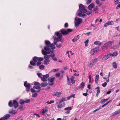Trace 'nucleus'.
<instances>
[{
	"label": "nucleus",
	"mask_w": 120,
	"mask_h": 120,
	"mask_svg": "<svg viewBox=\"0 0 120 120\" xmlns=\"http://www.w3.org/2000/svg\"><path fill=\"white\" fill-rule=\"evenodd\" d=\"M72 30L70 29H68L66 30L65 29H63L60 30L61 33L58 32H55V35L57 36L56 38H54V43L56 44V46L57 47L60 48L61 47V44L60 43H57L60 42L63 43L64 41V39L62 38V34L65 35L68 34L70 32H71Z\"/></svg>",
	"instance_id": "obj_1"
},
{
	"label": "nucleus",
	"mask_w": 120,
	"mask_h": 120,
	"mask_svg": "<svg viewBox=\"0 0 120 120\" xmlns=\"http://www.w3.org/2000/svg\"><path fill=\"white\" fill-rule=\"evenodd\" d=\"M45 44L47 45L45 47L44 49L42 50L41 52L42 54L44 55L47 54H50V56L51 57L52 56V49L51 45L50 46L51 49H50L49 46L50 45L51 43L48 40H45Z\"/></svg>",
	"instance_id": "obj_2"
},
{
	"label": "nucleus",
	"mask_w": 120,
	"mask_h": 120,
	"mask_svg": "<svg viewBox=\"0 0 120 120\" xmlns=\"http://www.w3.org/2000/svg\"><path fill=\"white\" fill-rule=\"evenodd\" d=\"M78 12L77 14V15L79 17H82L85 15V14L86 12V14L89 15L92 13L91 11H87L85 8L84 5L82 4H80L79 5V9L78 11Z\"/></svg>",
	"instance_id": "obj_3"
},
{
	"label": "nucleus",
	"mask_w": 120,
	"mask_h": 120,
	"mask_svg": "<svg viewBox=\"0 0 120 120\" xmlns=\"http://www.w3.org/2000/svg\"><path fill=\"white\" fill-rule=\"evenodd\" d=\"M114 42L113 41H108L106 43L103 45L101 47L103 51L108 49L110 46L112 45Z\"/></svg>",
	"instance_id": "obj_4"
},
{
	"label": "nucleus",
	"mask_w": 120,
	"mask_h": 120,
	"mask_svg": "<svg viewBox=\"0 0 120 120\" xmlns=\"http://www.w3.org/2000/svg\"><path fill=\"white\" fill-rule=\"evenodd\" d=\"M98 61V59L97 58L92 59L90 62L88 66L90 67H92L95 64L96 62Z\"/></svg>",
	"instance_id": "obj_5"
},
{
	"label": "nucleus",
	"mask_w": 120,
	"mask_h": 120,
	"mask_svg": "<svg viewBox=\"0 0 120 120\" xmlns=\"http://www.w3.org/2000/svg\"><path fill=\"white\" fill-rule=\"evenodd\" d=\"M75 26H78L82 22V19L80 18L76 17L75 19Z\"/></svg>",
	"instance_id": "obj_6"
},
{
	"label": "nucleus",
	"mask_w": 120,
	"mask_h": 120,
	"mask_svg": "<svg viewBox=\"0 0 120 120\" xmlns=\"http://www.w3.org/2000/svg\"><path fill=\"white\" fill-rule=\"evenodd\" d=\"M33 88L36 90H35L32 88H31L30 89V90L31 92L32 93L39 92L40 90L41 87L39 86H34Z\"/></svg>",
	"instance_id": "obj_7"
},
{
	"label": "nucleus",
	"mask_w": 120,
	"mask_h": 120,
	"mask_svg": "<svg viewBox=\"0 0 120 120\" xmlns=\"http://www.w3.org/2000/svg\"><path fill=\"white\" fill-rule=\"evenodd\" d=\"M47 55L46 54L45 55V56L44 57V59H45L44 61V64L46 65L48 64L49 61V56Z\"/></svg>",
	"instance_id": "obj_8"
},
{
	"label": "nucleus",
	"mask_w": 120,
	"mask_h": 120,
	"mask_svg": "<svg viewBox=\"0 0 120 120\" xmlns=\"http://www.w3.org/2000/svg\"><path fill=\"white\" fill-rule=\"evenodd\" d=\"M24 86L26 88V90L27 92L29 91V89L30 87V83H27V82H25L24 84Z\"/></svg>",
	"instance_id": "obj_9"
},
{
	"label": "nucleus",
	"mask_w": 120,
	"mask_h": 120,
	"mask_svg": "<svg viewBox=\"0 0 120 120\" xmlns=\"http://www.w3.org/2000/svg\"><path fill=\"white\" fill-rule=\"evenodd\" d=\"M98 49L97 48H95L92 49L90 52L91 55L92 56L95 55L98 52Z\"/></svg>",
	"instance_id": "obj_10"
},
{
	"label": "nucleus",
	"mask_w": 120,
	"mask_h": 120,
	"mask_svg": "<svg viewBox=\"0 0 120 120\" xmlns=\"http://www.w3.org/2000/svg\"><path fill=\"white\" fill-rule=\"evenodd\" d=\"M49 75L47 74L43 75L41 77V80L43 82H46L47 81V79L49 77Z\"/></svg>",
	"instance_id": "obj_11"
},
{
	"label": "nucleus",
	"mask_w": 120,
	"mask_h": 120,
	"mask_svg": "<svg viewBox=\"0 0 120 120\" xmlns=\"http://www.w3.org/2000/svg\"><path fill=\"white\" fill-rule=\"evenodd\" d=\"M72 109L71 107H66L64 109L65 112L67 114H69L70 112V110Z\"/></svg>",
	"instance_id": "obj_12"
},
{
	"label": "nucleus",
	"mask_w": 120,
	"mask_h": 120,
	"mask_svg": "<svg viewBox=\"0 0 120 120\" xmlns=\"http://www.w3.org/2000/svg\"><path fill=\"white\" fill-rule=\"evenodd\" d=\"M10 116V114H7L4 117H3L0 119V120H6L7 119L9 118Z\"/></svg>",
	"instance_id": "obj_13"
},
{
	"label": "nucleus",
	"mask_w": 120,
	"mask_h": 120,
	"mask_svg": "<svg viewBox=\"0 0 120 120\" xmlns=\"http://www.w3.org/2000/svg\"><path fill=\"white\" fill-rule=\"evenodd\" d=\"M65 105L64 103L59 102V104L57 106L58 109H60L64 107Z\"/></svg>",
	"instance_id": "obj_14"
},
{
	"label": "nucleus",
	"mask_w": 120,
	"mask_h": 120,
	"mask_svg": "<svg viewBox=\"0 0 120 120\" xmlns=\"http://www.w3.org/2000/svg\"><path fill=\"white\" fill-rule=\"evenodd\" d=\"M47 109L48 108L47 107H45L42 109L40 113H42L43 115H44L45 113L46 112Z\"/></svg>",
	"instance_id": "obj_15"
},
{
	"label": "nucleus",
	"mask_w": 120,
	"mask_h": 120,
	"mask_svg": "<svg viewBox=\"0 0 120 120\" xmlns=\"http://www.w3.org/2000/svg\"><path fill=\"white\" fill-rule=\"evenodd\" d=\"M110 57V56L109 54L106 55L104 56L102 58V60H106L108 59Z\"/></svg>",
	"instance_id": "obj_16"
},
{
	"label": "nucleus",
	"mask_w": 120,
	"mask_h": 120,
	"mask_svg": "<svg viewBox=\"0 0 120 120\" xmlns=\"http://www.w3.org/2000/svg\"><path fill=\"white\" fill-rule=\"evenodd\" d=\"M109 54L110 57L115 56H117L118 55V53L116 52H114L113 53H110Z\"/></svg>",
	"instance_id": "obj_17"
},
{
	"label": "nucleus",
	"mask_w": 120,
	"mask_h": 120,
	"mask_svg": "<svg viewBox=\"0 0 120 120\" xmlns=\"http://www.w3.org/2000/svg\"><path fill=\"white\" fill-rule=\"evenodd\" d=\"M62 94L61 92H55L53 94V96H56L57 97H59L60 95Z\"/></svg>",
	"instance_id": "obj_18"
},
{
	"label": "nucleus",
	"mask_w": 120,
	"mask_h": 120,
	"mask_svg": "<svg viewBox=\"0 0 120 120\" xmlns=\"http://www.w3.org/2000/svg\"><path fill=\"white\" fill-rule=\"evenodd\" d=\"M94 6V3H92L88 6V9L90 10H91Z\"/></svg>",
	"instance_id": "obj_19"
},
{
	"label": "nucleus",
	"mask_w": 120,
	"mask_h": 120,
	"mask_svg": "<svg viewBox=\"0 0 120 120\" xmlns=\"http://www.w3.org/2000/svg\"><path fill=\"white\" fill-rule=\"evenodd\" d=\"M49 84L50 85H52V78H49L48 79Z\"/></svg>",
	"instance_id": "obj_20"
},
{
	"label": "nucleus",
	"mask_w": 120,
	"mask_h": 120,
	"mask_svg": "<svg viewBox=\"0 0 120 120\" xmlns=\"http://www.w3.org/2000/svg\"><path fill=\"white\" fill-rule=\"evenodd\" d=\"M79 38L78 37V35H77L72 40V41L73 42H74L78 40Z\"/></svg>",
	"instance_id": "obj_21"
},
{
	"label": "nucleus",
	"mask_w": 120,
	"mask_h": 120,
	"mask_svg": "<svg viewBox=\"0 0 120 120\" xmlns=\"http://www.w3.org/2000/svg\"><path fill=\"white\" fill-rule=\"evenodd\" d=\"M13 103L14 106L15 108H16L18 106V103L15 100L14 101Z\"/></svg>",
	"instance_id": "obj_22"
},
{
	"label": "nucleus",
	"mask_w": 120,
	"mask_h": 120,
	"mask_svg": "<svg viewBox=\"0 0 120 120\" xmlns=\"http://www.w3.org/2000/svg\"><path fill=\"white\" fill-rule=\"evenodd\" d=\"M17 112V110H10L9 111V112L10 113L14 114L16 113Z\"/></svg>",
	"instance_id": "obj_23"
},
{
	"label": "nucleus",
	"mask_w": 120,
	"mask_h": 120,
	"mask_svg": "<svg viewBox=\"0 0 120 120\" xmlns=\"http://www.w3.org/2000/svg\"><path fill=\"white\" fill-rule=\"evenodd\" d=\"M66 100H67L65 98L62 97L61 99L59 101V102L62 103V102Z\"/></svg>",
	"instance_id": "obj_24"
},
{
	"label": "nucleus",
	"mask_w": 120,
	"mask_h": 120,
	"mask_svg": "<svg viewBox=\"0 0 120 120\" xmlns=\"http://www.w3.org/2000/svg\"><path fill=\"white\" fill-rule=\"evenodd\" d=\"M94 44L96 45L100 46L101 44V43L99 41H96L94 43Z\"/></svg>",
	"instance_id": "obj_25"
},
{
	"label": "nucleus",
	"mask_w": 120,
	"mask_h": 120,
	"mask_svg": "<svg viewBox=\"0 0 120 120\" xmlns=\"http://www.w3.org/2000/svg\"><path fill=\"white\" fill-rule=\"evenodd\" d=\"M48 85V83L46 82L42 83L41 84V87H45L46 86Z\"/></svg>",
	"instance_id": "obj_26"
},
{
	"label": "nucleus",
	"mask_w": 120,
	"mask_h": 120,
	"mask_svg": "<svg viewBox=\"0 0 120 120\" xmlns=\"http://www.w3.org/2000/svg\"><path fill=\"white\" fill-rule=\"evenodd\" d=\"M85 86V84L84 82H82L80 84V86L81 88V90H82L83 88Z\"/></svg>",
	"instance_id": "obj_27"
},
{
	"label": "nucleus",
	"mask_w": 120,
	"mask_h": 120,
	"mask_svg": "<svg viewBox=\"0 0 120 120\" xmlns=\"http://www.w3.org/2000/svg\"><path fill=\"white\" fill-rule=\"evenodd\" d=\"M95 2L97 4H99V6H101L102 5V3L100 2V0H96Z\"/></svg>",
	"instance_id": "obj_28"
},
{
	"label": "nucleus",
	"mask_w": 120,
	"mask_h": 120,
	"mask_svg": "<svg viewBox=\"0 0 120 120\" xmlns=\"http://www.w3.org/2000/svg\"><path fill=\"white\" fill-rule=\"evenodd\" d=\"M107 23L108 25H112L114 24V22L112 21H109Z\"/></svg>",
	"instance_id": "obj_29"
},
{
	"label": "nucleus",
	"mask_w": 120,
	"mask_h": 120,
	"mask_svg": "<svg viewBox=\"0 0 120 120\" xmlns=\"http://www.w3.org/2000/svg\"><path fill=\"white\" fill-rule=\"evenodd\" d=\"M98 9V8L97 6H96L94 8L93 10V11H95V13H96L98 12L97 10Z\"/></svg>",
	"instance_id": "obj_30"
},
{
	"label": "nucleus",
	"mask_w": 120,
	"mask_h": 120,
	"mask_svg": "<svg viewBox=\"0 0 120 120\" xmlns=\"http://www.w3.org/2000/svg\"><path fill=\"white\" fill-rule=\"evenodd\" d=\"M19 103L21 105H23L25 102V101L22 99H20L19 101Z\"/></svg>",
	"instance_id": "obj_31"
},
{
	"label": "nucleus",
	"mask_w": 120,
	"mask_h": 120,
	"mask_svg": "<svg viewBox=\"0 0 120 120\" xmlns=\"http://www.w3.org/2000/svg\"><path fill=\"white\" fill-rule=\"evenodd\" d=\"M67 84L68 85H70L71 84V82L70 81V79L68 78V76H67Z\"/></svg>",
	"instance_id": "obj_32"
},
{
	"label": "nucleus",
	"mask_w": 120,
	"mask_h": 120,
	"mask_svg": "<svg viewBox=\"0 0 120 120\" xmlns=\"http://www.w3.org/2000/svg\"><path fill=\"white\" fill-rule=\"evenodd\" d=\"M35 63L36 62L33 61H31L30 62V64L33 66H35L36 65Z\"/></svg>",
	"instance_id": "obj_33"
},
{
	"label": "nucleus",
	"mask_w": 120,
	"mask_h": 120,
	"mask_svg": "<svg viewBox=\"0 0 120 120\" xmlns=\"http://www.w3.org/2000/svg\"><path fill=\"white\" fill-rule=\"evenodd\" d=\"M33 60L35 62H36L38 60V57H35L33 58Z\"/></svg>",
	"instance_id": "obj_34"
},
{
	"label": "nucleus",
	"mask_w": 120,
	"mask_h": 120,
	"mask_svg": "<svg viewBox=\"0 0 120 120\" xmlns=\"http://www.w3.org/2000/svg\"><path fill=\"white\" fill-rule=\"evenodd\" d=\"M112 66L113 67L115 68H117V65L116 63L115 62H113L112 63Z\"/></svg>",
	"instance_id": "obj_35"
},
{
	"label": "nucleus",
	"mask_w": 120,
	"mask_h": 120,
	"mask_svg": "<svg viewBox=\"0 0 120 120\" xmlns=\"http://www.w3.org/2000/svg\"><path fill=\"white\" fill-rule=\"evenodd\" d=\"M118 114V113H117V111H116L115 112L113 113L112 114V116H115L117 114Z\"/></svg>",
	"instance_id": "obj_36"
},
{
	"label": "nucleus",
	"mask_w": 120,
	"mask_h": 120,
	"mask_svg": "<svg viewBox=\"0 0 120 120\" xmlns=\"http://www.w3.org/2000/svg\"><path fill=\"white\" fill-rule=\"evenodd\" d=\"M9 106L10 107H12L13 106V103L12 102L10 101L8 103Z\"/></svg>",
	"instance_id": "obj_37"
},
{
	"label": "nucleus",
	"mask_w": 120,
	"mask_h": 120,
	"mask_svg": "<svg viewBox=\"0 0 120 120\" xmlns=\"http://www.w3.org/2000/svg\"><path fill=\"white\" fill-rule=\"evenodd\" d=\"M110 72H109V73L108 77V79L106 81L108 82H109V77L110 76Z\"/></svg>",
	"instance_id": "obj_38"
},
{
	"label": "nucleus",
	"mask_w": 120,
	"mask_h": 120,
	"mask_svg": "<svg viewBox=\"0 0 120 120\" xmlns=\"http://www.w3.org/2000/svg\"><path fill=\"white\" fill-rule=\"evenodd\" d=\"M37 75L38 77L40 78H41L42 77V74L40 73H37Z\"/></svg>",
	"instance_id": "obj_39"
},
{
	"label": "nucleus",
	"mask_w": 120,
	"mask_h": 120,
	"mask_svg": "<svg viewBox=\"0 0 120 120\" xmlns=\"http://www.w3.org/2000/svg\"><path fill=\"white\" fill-rule=\"evenodd\" d=\"M87 1L86 4H90L92 1V0H86Z\"/></svg>",
	"instance_id": "obj_40"
},
{
	"label": "nucleus",
	"mask_w": 120,
	"mask_h": 120,
	"mask_svg": "<svg viewBox=\"0 0 120 120\" xmlns=\"http://www.w3.org/2000/svg\"><path fill=\"white\" fill-rule=\"evenodd\" d=\"M38 94L37 93H33L32 94V96L33 97H35L37 96Z\"/></svg>",
	"instance_id": "obj_41"
},
{
	"label": "nucleus",
	"mask_w": 120,
	"mask_h": 120,
	"mask_svg": "<svg viewBox=\"0 0 120 120\" xmlns=\"http://www.w3.org/2000/svg\"><path fill=\"white\" fill-rule=\"evenodd\" d=\"M89 41V40L88 39H87L84 42L85 43V45L86 46H87Z\"/></svg>",
	"instance_id": "obj_42"
},
{
	"label": "nucleus",
	"mask_w": 120,
	"mask_h": 120,
	"mask_svg": "<svg viewBox=\"0 0 120 120\" xmlns=\"http://www.w3.org/2000/svg\"><path fill=\"white\" fill-rule=\"evenodd\" d=\"M39 67L40 69H42L44 68V66L43 65H41Z\"/></svg>",
	"instance_id": "obj_43"
},
{
	"label": "nucleus",
	"mask_w": 120,
	"mask_h": 120,
	"mask_svg": "<svg viewBox=\"0 0 120 120\" xmlns=\"http://www.w3.org/2000/svg\"><path fill=\"white\" fill-rule=\"evenodd\" d=\"M107 84V83L106 82H105L102 84V86L103 87H105L106 86Z\"/></svg>",
	"instance_id": "obj_44"
},
{
	"label": "nucleus",
	"mask_w": 120,
	"mask_h": 120,
	"mask_svg": "<svg viewBox=\"0 0 120 120\" xmlns=\"http://www.w3.org/2000/svg\"><path fill=\"white\" fill-rule=\"evenodd\" d=\"M34 84L36 86H39L40 85V83L38 82H36L34 83Z\"/></svg>",
	"instance_id": "obj_45"
},
{
	"label": "nucleus",
	"mask_w": 120,
	"mask_h": 120,
	"mask_svg": "<svg viewBox=\"0 0 120 120\" xmlns=\"http://www.w3.org/2000/svg\"><path fill=\"white\" fill-rule=\"evenodd\" d=\"M55 56V55L53 53V60L55 61H57V58L56 57H53Z\"/></svg>",
	"instance_id": "obj_46"
},
{
	"label": "nucleus",
	"mask_w": 120,
	"mask_h": 120,
	"mask_svg": "<svg viewBox=\"0 0 120 120\" xmlns=\"http://www.w3.org/2000/svg\"><path fill=\"white\" fill-rule=\"evenodd\" d=\"M30 102V101L29 99L26 100L25 101V102L26 103H29Z\"/></svg>",
	"instance_id": "obj_47"
},
{
	"label": "nucleus",
	"mask_w": 120,
	"mask_h": 120,
	"mask_svg": "<svg viewBox=\"0 0 120 120\" xmlns=\"http://www.w3.org/2000/svg\"><path fill=\"white\" fill-rule=\"evenodd\" d=\"M43 60V58L42 57H40L38 58V61H41L42 60Z\"/></svg>",
	"instance_id": "obj_48"
},
{
	"label": "nucleus",
	"mask_w": 120,
	"mask_h": 120,
	"mask_svg": "<svg viewBox=\"0 0 120 120\" xmlns=\"http://www.w3.org/2000/svg\"><path fill=\"white\" fill-rule=\"evenodd\" d=\"M91 75H89V82L91 83Z\"/></svg>",
	"instance_id": "obj_49"
},
{
	"label": "nucleus",
	"mask_w": 120,
	"mask_h": 120,
	"mask_svg": "<svg viewBox=\"0 0 120 120\" xmlns=\"http://www.w3.org/2000/svg\"><path fill=\"white\" fill-rule=\"evenodd\" d=\"M68 27V25L67 23H65L64 25V27L65 28H67Z\"/></svg>",
	"instance_id": "obj_50"
},
{
	"label": "nucleus",
	"mask_w": 120,
	"mask_h": 120,
	"mask_svg": "<svg viewBox=\"0 0 120 120\" xmlns=\"http://www.w3.org/2000/svg\"><path fill=\"white\" fill-rule=\"evenodd\" d=\"M80 88H81L80 86H78L75 89V90H77L79 89Z\"/></svg>",
	"instance_id": "obj_51"
},
{
	"label": "nucleus",
	"mask_w": 120,
	"mask_h": 120,
	"mask_svg": "<svg viewBox=\"0 0 120 120\" xmlns=\"http://www.w3.org/2000/svg\"><path fill=\"white\" fill-rule=\"evenodd\" d=\"M52 103V101H47L46 103H47L49 104H50Z\"/></svg>",
	"instance_id": "obj_52"
},
{
	"label": "nucleus",
	"mask_w": 120,
	"mask_h": 120,
	"mask_svg": "<svg viewBox=\"0 0 120 120\" xmlns=\"http://www.w3.org/2000/svg\"><path fill=\"white\" fill-rule=\"evenodd\" d=\"M41 64V62L40 61H38L37 63V66H39Z\"/></svg>",
	"instance_id": "obj_53"
},
{
	"label": "nucleus",
	"mask_w": 120,
	"mask_h": 120,
	"mask_svg": "<svg viewBox=\"0 0 120 120\" xmlns=\"http://www.w3.org/2000/svg\"><path fill=\"white\" fill-rule=\"evenodd\" d=\"M56 76L57 77H59L60 76V74L59 73H57L56 74Z\"/></svg>",
	"instance_id": "obj_54"
},
{
	"label": "nucleus",
	"mask_w": 120,
	"mask_h": 120,
	"mask_svg": "<svg viewBox=\"0 0 120 120\" xmlns=\"http://www.w3.org/2000/svg\"><path fill=\"white\" fill-rule=\"evenodd\" d=\"M105 101L104 100V99L101 100V101L99 102V103H103L105 102Z\"/></svg>",
	"instance_id": "obj_55"
},
{
	"label": "nucleus",
	"mask_w": 120,
	"mask_h": 120,
	"mask_svg": "<svg viewBox=\"0 0 120 120\" xmlns=\"http://www.w3.org/2000/svg\"><path fill=\"white\" fill-rule=\"evenodd\" d=\"M98 80L99 79H95V82L96 84H98Z\"/></svg>",
	"instance_id": "obj_56"
},
{
	"label": "nucleus",
	"mask_w": 120,
	"mask_h": 120,
	"mask_svg": "<svg viewBox=\"0 0 120 120\" xmlns=\"http://www.w3.org/2000/svg\"><path fill=\"white\" fill-rule=\"evenodd\" d=\"M115 4H117L119 2V0H114Z\"/></svg>",
	"instance_id": "obj_57"
},
{
	"label": "nucleus",
	"mask_w": 120,
	"mask_h": 120,
	"mask_svg": "<svg viewBox=\"0 0 120 120\" xmlns=\"http://www.w3.org/2000/svg\"><path fill=\"white\" fill-rule=\"evenodd\" d=\"M95 79H99V75H96L95 77Z\"/></svg>",
	"instance_id": "obj_58"
},
{
	"label": "nucleus",
	"mask_w": 120,
	"mask_h": 120,
	"mask_svg": "<svg viewBox=\"0 0 120 120\" xmlns=\"http://www.w3.org/2000/svg\"><path fill=\"white\" fill-rule=\"evenodd\" d=\"M59 70V69L58 68L56 69L53 70V71L54 72H57Z\"/></svg>",
	"instance_id": "obj_59"
},
{
	"label": "nucleus",
	"mask_w": 120,
	"mask_h": 120,
	"mask_svg": "<svg viewBox=\"0 0 120 120\" xmlns=\"http://www.w3.org/2000/svg\"><path fill=\"white\" fill-rule=\"evenodd\" d=\"M119 7H120V2L119 3V4H118L116 7V9H118Z\"/></svg>",
	"instance_id": "obj_60"
},
{
	"label": "nucleus",
	"mask_w": 120,
	"mask_h": 120,
	"mask_svg": "<svg viewBox=\"0 0 120 120\" xmlns=\"http://www.w3.org/2000/svg\"><path fill=\"white\" fill-rule=\"evenodd\" d=\"M82 94L83 95L86 96L87 95V93H84Z\"/></svg>",
	"instance_id": "obj_61"
},
{
	"label": "nucleus",
	"mask_w": 120,
	"mask_h": 120,
	"mask_svg": "<svg viewBox=\"0 0 120 120\" xmlns=\"http://www.w3.org/2000/svg\"><path fill=\"white\" fill-rule=\"evenodd\" d=\"M108 25V24H107V23H106L104 24V26L105 27H106Z\"/></svg>",
	"instance_id": "obj_62"
},
{
	"label": "nucleus",
	"mask_w": 120,
	"mask_h": 120,
	"mask_svg": "<svg viewBox=\"0 0 120 120\" xmlns=\"http://www.w3.org/2000/svg\"><path fill=\"white\" fill-rule=\"evenodd\" d=\"M71 82L72 84H73L75 83V81L74 80H71Z\"/></svg>",
	"instance_id": "obj_63"
},
{
	"label": "nucleus",
	"mask_w": 120,
	"mask_h": 120,
	"mask_svg": "<svg viewBox=\"0 0 120 120\" xmlns=\"http://www.w3.org/2000/svg\"><path fill=\"white\" fill-rule=\"evenodd\" d=\"M73 75L76 76H78L79 75V74H76V73H75L73 74Z\"/></svg>",
	"instance_id": "obj_64"
}]
</instances>
